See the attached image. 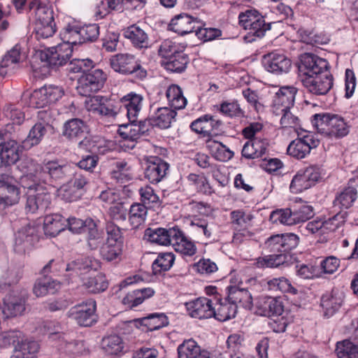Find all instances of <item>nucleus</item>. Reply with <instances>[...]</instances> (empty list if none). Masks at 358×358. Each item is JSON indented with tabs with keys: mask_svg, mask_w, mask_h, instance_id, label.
Returning <instances> with one entry per match:
<instances>
[{
	"mask_svg": "<svg viewBox=\"0 0 358 358\" xmlns=\"http://www.w3.org/2000/svg\"><path fill=\"white\" fill-rule=\"evenodd\" d=\"M299 71L303 87L312 94L325 95L334 85L328 62L315 55H301Z\"/></svg>",
	"mask_w": 358,
	"mask_h": 358,
	"instance_id": "1",
	"label": "nucleus"
},
{
	"mask_svg": "<svg viewBox=\"0 0 358 358\" xmlns=\"http://www.w3.org/2000/svg\"><path fill=\"white\" fill-rule=\"evenodd\" d=\"M312 123L320 133L326 136L342 138L349 133L347 122L338 115L317 113L313 116Z\"/></svg>",
	"mask_w": 358,
	"mask_h": 358,
	"instance_id": "2",
	"label": "nucleus"
},
{
	"mask_svg": "<svg viewBox=\"0 0 358 358\" xmlns=\"http://www.w3.org/2000/svg\"><path fill=\"white\" fill-rule=\"evenodd\" d=\"M111 68L116 72L123 75H133L135 78L143 80L148 73L134 55L119 53L110 59Z\"/></svg>",
	"mask_w": 358,
	"mask_h": 358,
	"instance_id": "3",
	"label": "nucleus"
},
{
	"mask_svg": "<svg viewBox=\"0 0 358 358\" xmlns=\"http://www.w3.org/2000/svg\"><path fill=\"white\" fill-rule=\"evenodd\" d=\"M106 80V75L102 70L90 69L78 78L76 90L81 96H90L100 90Z\"/></svg>",
	"mask_w": 358,
	"mask_h": 358,
	"instance_id": "4",
	"label": "nucleus"
},
{
	"mask_svg": "<svg viewBox=\"0 0 358 358\" xmlns=\"http://www.w3.org/2000/svg\"><path fill=\"white\" fill-rule=\"evenodd\" d=\"M321 174V167L316 165L299 170L292 180L289 186L291 192L297 194L310 188L320 180Z\"/></svg>",
	"mask_w": 358,
	"mask_h": 358,
	"instance_id": "5",
	"label": "nucleus"
},
{
	"mask_svg": "<svg viewBox=\"0 0 358 358\" xmlns=\"http://www.w3.org/2000/svg\"><path fill=\"white\" fill-rule=\"evenodd\" d=\"M71 55V50L69 47L64 48V45H58L46 51L39 52L36 57H39L43 68L57 67L66 64Z\"/></svg>",
	"mask_w": 358,
	"mask_h": 358,
	"instance_id": "6",
	"label": "nucleus"
},
{
	"mask_svg": "<svg viewBox=\"0 0 358 358\" xmlns=\"http://www.w3.org/2000/svg\"><path fill=\"white\" fill-rule=\"evenodd\" d=\"M299 242L297 235L287 233L271 236L266 241L265 245L270 252L287 255L289 251L296 248Z\"/></svg>",
	"mask_w": 358,
	"mask_h": 358,
	"instance_id": "7",
	"label": "nucleus"
},
{
	"mask_svg": "<svg viewBox=\"0 0 358 358\" xmlns=\"http://www.w3.org/2000/svg\"><path fill=\"white\" fill-rule=\"evenodd\" d=\"M64 95L63 90L55 85L44 86L35 90L30 99L31 104L35 108H44L57 101Z\"/></svg>",
	"mask_w": 358,
	"mask_h": 358,
	"instance_id": "8",
	"label": "nucleus"
},
{
	"mask_svg": "<svg viewBox=\"0 0 358 358\" xmlns=\"http://www.w3.org/2000/svg\"><path fill=\"white\" fill-rule=\"evenodd\" d=\"M320 141L314 135L308 132L302 137L292 141L287 147V152L290 156L298 159H303L310 154V150L319 145Z\"/></svg>",
	"mask_w": 358,
	"mask_h": 358,
	"instance_id": "9",
	"label": "nucleus"
},
{
	"mask_svg": "<svg viewBox=\"0 0 358 358\" xmlns=\"http://www.w3.org/2000/svg\"><path fill=\"white\" fill-rule=\"evenodd\" d=\"M33 186H28L29 192L27 194L25 210L30 213H35L37 210L44 211L51 203V195L39 185L32 192Z\"/></svg>",
	"mask_w": 358,
	"mask_h": 358,
	"instance_id": "10",
	"label": "nucleus"
},
{
	"mask_svg": "<svg viewBox=\"0 0 358 358\" xmlns=\"http://www.w3.org/2000/svg\"><path fill=\"white\" fill-rule=\"evenodd\" d=\"M38 241L36 228L26 224L15 234L14 250L19 254H24L29 250Z\"/></svg>",
	"mask_w": 358,
	"mask_h": 358,
	"instance_id": "11",
	"label": "nucleus"
},
{
	"mask_svg": "<svg viewBox=\"0 0 358 358\" xmlns=\"http://www.w3.org/2000/svg\"><path fill=\"white\" fill-rule=\"evenodd\" d=\"M169 169V164L166 162L158 157L150 156L146 159L145 177L150 182L157 184L166 176Z\"/></svg>",
	"mask_w": 358,
	"mask_h": 358,
	"instance_id": "12",
	"label": "nucleus"
},
{
	"mask_svg": "<svg viewBox=\"0 0 358 358\" xmlns=\"http://www.w3.org/2000/svg\"><path fill=\"white\" fill-rule=\"evenodd\" d=\"M262 63L266 70L275 74L288 72L292 65L290 59L278 52L264 55Z\"/></svg>",
	"mask_w": 358,
	"mask_h": 358,
	"instance_id": "13",
	"label": "nucleus"
},
{
	"mask_svg": "<svg viewBox=\"0 0 358 358\" xmlns=\"http://www.w3.org/2000/svg\"><path fill=\"white\" fill-rule=\"evenodd\" d=\"M71 168L66 164H59L58 161H48L42 164V173L45 181L48 176L52 181L59 182L71 174Z\"/></svg>",
	"mask_w": 358,
	"mask_h": 358,
	"instance_id": "14",
	"label": "nucleus"
},
{
	"mask_svg": "<svg viewBox=\"0 0 358 358\" xmlns=\"http://www.w3.org/2000/svg\"><path fill=\"white\" fill-rule=\"evenodd\" d=\"M143 96L140 94L130 93L124 96L120 101L121 112L125 113L129 121L136 122L142 109Z\"/></svg>",
	"mask_w": 358,
	"mask_h": 358,
	"instance_id": "15",
	"label": "nucleus"
},
{
	"mask_svg": "<svg viewBox=\"0 0 358 358\" xmlns=\"http://www.w3.org/2000/svg\"><path fill=\"white\" fill-rule=\"evenodd\" d=\"M55 262L54 259H51L42 269V273L45 275L50 271V267ZM59 285L56 281L50 278L44 276L43 278L38 279L33 287L34 294L36 296H43L48 293H54Z\"/></svg>",
	"mask_w": 358,
	"mask_h": 358,
	"instance_id": "16",
	"label": "nucleus"
},
{
	"mask_svg": "<svg viewBox=\"0 0 358 358\" xmlns=\"http://www.w3.org/2000/svg\"><path fill=\"white\" fill-rule=\"evenodd\" d=\"M199 22L193 19L187 14H180L175 16L169 24V30L183 36L192 32H195Z\"/></svg>",
	"mask_w": 358,
	"mask_h": 358,
	"instance_id": "17",
	"label": "nucleus"
},
{
	"mask_svg": "<svg viewBox=\"0 0 358 358\" xmlns=\"http://www.w3.org/2000/svg\"><path fill=\"white\" fill-rule=\"evenodd\" d=\"M17 168L23 173L22 177V182L27 179H31L34 182V185H36L38 182L43 179V176H41L42 165L37 164L31 158L25 157L22 159L17 165Z\"/></svg>",
	"mask_w": 358,
	"mask_h": 358,
	"instance_id": "18",
	"label": "nucleus"
},
{
	"mask_svg": "<svg viewBox=\"0 0 358 358\" xmlns=\"http://www.w3.org/2000/svg\"><path fill=\"white\" fill-rule=\"evenodd\" d=\"M177 234H179L178 227L148 229L145 230V236H148L150 241L162 245H172Z\"/></svg>",
	"mask_w": 358,
	"mask_h": 358,
	"instance_id": "19",
	"label": "nucleus"
},
{
	"mask_svg": "<svg viewBox=\"0 0 358 358\" xmlns=\"http://www.w3.org/2000/svg\"><path fill=\"white\" fill-rule=\"evenodd\" d=\"M297 89L293 86H284L275 93L273 99V110L291 109L294 103Z\"/></svg>",
	"mask_w": 358,
	"mask_h": 358,
	"instance_id": "20",
	"label": "nucleus"
},
{
	"mask_svg": "<svg viewBox=\"0 0 358 358\" xmlns=\"http://www.w3.org/2000/svg\"><path fill=\"white\" fill-rule=\"evenodd\" d=\"M227 290L228 295L225 300L236 305V308L243 307L245 310H250L252 308V296L247 289H239L236 286H229Z\"/></svg>",
	"mask_w": 358,
	"mask_h": 358,
	"instance_id": "21",
	"label": "nucleus"
},
{
	"mask_svg": "<svg viewBox=\"0 0 358 358\" xmlns=\"http://www.w3.org/2000/svg\"><path fill=\"white\" fill-rule=\"evenodd\" d=\"M20 189L4 182H0V211L7 206L17 203L20 199Z\"/></svg>",
	"mask_w": 358,
	"mask_h": 358,
	"instance_id": "22",
	"label": "nucleus"
},
{
	"mask_svg": "<svg viewBox=\"0 0 358 358\" xmlns=\"http://www.w3.org/2000/svg\"><path fill=\"white\" fill-rule=\"evenodd\" d=\"M0 159L5 166L15 164L20 159L19 148L16 141L11 140L4 142L0 134Z\"/></svg>",
	"mask_w": 358,
	"mask_h": 358,
	"instance_id": "23",
	"label": "nucleus"
},
{
	"mask_svg": "<svg viewBox=\"0 0 358 358\" xmlns=\"http://www.w3.org/2000/svg\"><path fill=\"white\" fill-rule=\"evenodd\" d=\"M101 266L100 262L93 257H86L79 258L68 264L66 271H73L76 274L83 275L92 271H97Z\"/></svg>",
	"mask_w": 358,
	"mask_h": 358,
	"instance_id": "24",
	"label": "nucleus"
},
{
	"mask_svg": "<svg viewBox=\"0 0 358 358\" xmlns=\"http://www.w3.org/2000/svg\"><path fill=\"white\" fill-rule=\"evenodd\" d=\"M20 58V48L16 45L2 59L0 64V76L5 77L13 73L18 68Z\"/></svg>",
	"mask_w": 358,
	"mask_h": 358,
	"instance_id": "25",
	"label": "nucleus"
},
{
	"mask_svg": "<svg viewBox=\"0 0 358 358\" xmlns=\"http://www.w3.org/2000/svg\"><path fill=\"white\" fill-rule=\"evenodd\" d=\"M268 145V141L265 138H253L245 143L242 155L247 159L261 157L266 153Z\"/></svg>",
	"mask_w": 358,
	"mask_h": 358,
	"instance_id": "26",
	"label": "nucleus"
},
{
	"mask_svg": "<svg viewBox=\"0 0 358 358\" xmlns=\"http://www.w3.org/2000/svg\"><path fill=\"white\" fill-rule=\"evenodd\" d=\"M177 350L178 358H210L209 352L201 350L193 339L184 341Z\"/></svg>",
	"mask_w": 358,
	"mask_h": 358,
	"instance_id": "27",
	"label": "nucleus"
},
{
	"mask_svg": "<svg viewBox=\"0 0 358 358\" xmlns=\"http://www.w3.org/2000/svg\"><path fill=\"white\" fill-rule=\"evenodd\" d=\"M86 133V124L80 119H71L64 124L62 135L69 140L78 141L84 137Z\"/></svg>",
	"mask_w": 358,
	"mask_h": 358,
	"instance_id": "28",
	"label": "nucleus"
},
{
	"mask_svg": "<svg viewBox=\"0 0 358 358\" xmlns=\"http://www.w3.org/2000/svg\"><path fill=\"white\" fill-rule=\"evenodd\" d=\"M355 181L350 180L348 186L345 187L339 194H337L334 205L339 208L348 209L352 206L357 198V187L352 185Z\"/></svg>",
	"mask_w": 358,
	"mask_h": 358,
	"instance_id": "29",
	"label": "nucleus"
},
{
	"mask_svg": "<svg viewBox=\"0 0 358 358\" xmlns=\"http://www.w3.org/2000/svg\"><path fill=\"white\" fill-rule=\"evenodd\" d=\"M51 128L48 124L36 122L30 129L28 136L22 142V146L25 149H30L41 143L48 131Z\"/></svg>",
	"mask_w": 358,
	"mask_h": 358,
	"instance_id": "30",
	"label": "nucleus"
},
{
	"mask_svg": "<svg viewBox=\"0 0 358 358\" xmlns=\"http://www.w3.org/2000/svg\"><path fill=\"white\" fill-rule=\"evenodd\" d=\"M48 338L51 342L57 343V347L60 349L65 348L69 351L78 353L84 345L83 341H73L69 336L59 332H50Z\"/></svg>",
	"mask_w": 358,
	"mask_h": 358,
	"instance_id": "31",
	"label": "nucleus"
},
{
	"mask_svg": "<svg viewBox=\"0 0 358 358\" xmlns=\"http://www.w3.org/2000/svg\"><path fill=\"white\" fill-rule=\"evenodd\" d=\"M87 243L90 250H96L103 244L104 233L97 228L96 222L92 218L87 219Z\"/></svg>",
	"mask_w": 358,
	"mask_h": 358,
	"instance_id": "32",
	"label": "nucleus"
},
{
	"mask_svg": "<svg viewBox=\"0 0 358 358\" xmlns=\"http://www.w3.org/2000/svg\"><path fill=\"white\" fill-rule=\"evenodd\" d=\"M39 344L34 341L22 340L15 347L11 358H36L39 352Z\"/></svg>",
	"mask_w": 358,
	"mask_h": 358,
	"instance_id": "33",
	"label": "nucleus"
},
{
	"mask_svg": "<svg viewBox=\"0 0 358 358\" xmlns=\"http://www.w3.org/2000/svg\"><path fill=\"white\" fill-rule=\"evenodd\" d=\"M124 36L132 45L139 49L148 47L149 41L147 34L140 27L132 25L124 31Z\"/></svg>",
	"mask_w": 358,
	"mask_h": 358,
	"instance_id": "34",
	"label": "nucleus"
},
{
	"mask_svg": "<svg viewBox=\"0 0 358 358\" xmlns=\"http://www.w3.org/2000/svg\"><path fill=\"white\" fill-rule=\"evenodd\" d=\"M177 113L168 107L159 108L155 112V114L151 116L152 120L154 122L153 124L161 129H167L170 127Z\"/></svg>",
	"mask_w": 358,
	"mask_h": 358,
	"instance_id": "35",
	"label": "nucleus"
},
{
	"mask_svg": "<svg viewBox=\"0 0 358 358\" xmlns=\"http://www.w3.org/2000/svg\"><path fill=\"white\" fill-rule=\"evenodd\" d=\"M206 147L212 156L218 161L226 162L234 156V152L226 145L211 138L206 141Z\"/></svg>",
	"mask_w": 358,
	"mask_h": 358,
	"instance_id": "36",
	"label": "nucleus"
},
{
	"mask_svg": "<svg viewBox=\"0 0 358 358\" xmlns=\"http://www.w3.org/2000/svg\"><path fill=\"white\" fill-rule=\"evenodd\" d=\"M133 176L131 167L128 165L127 162L124 160L117 161L113 164L110 177L116 182L125 183L132 180Z\"/></svg>",
	"mask_w": 358,
	"mask_h": 358,
	"instance_id": "37",
	"label": "nucleus"
},
{
	"mask_svg": "<svg viewBox=\"0 0 358 358\" xmlns=\"http://www.w3.org/2000/svg\"><path fill=\"white\" fill-rule=\"evenodd\" d=\"M155 292L151 288H143L128 293L122 299V303L129 308L136 307L143 302L145 299L151 297Z\"/></svg>",
	"mask_w": 358,
	"mask_h": 358,
	"instance_id": "38",
	"label": "nucleus"
},
{
	"mask_svg": "<svg viewBox=\"0 0 358 358\" xmlns=\"http://www.w3.org/2000/svg\"><path fill=\"white\" fill-rule=\"evenodd\" d=\"M101 348L108 355H117L123 351L124 343L119 335L111 334L102 338Z\"/></svg>",
	"mask_w": 358,
	"mask_h": 358,
	"instance_id": "39",
	"label": "nucleus"
},
{
	"mask_svg": "<svg viewBox=\"0 0 358 358\" xmlns=\"http://www.w3.org/2000/svg\"><path fill=\"white\" fill-rule=\"evenodd\" d=\"M189 62L187 55L183 52H178L164 62L163 65L169 71L173 73H182L187 67Z\"/></svg>",
	"mask_w": 358,
	"mask_h": 358,
	"instance_id": "40",
	"label": "nucleus"
},
{
	"mask_svg": "<svg viewBox=\"0 0 358 358\" xmlns=\"http://www.w3.org/2000/svg\"><path fill=\"white\" fill-rule=\"evenodd\" d=\"M186 309L189 313H206L210 311L211 313H216L213 306L212 301L206 297H199L185 303Z\"/></svg>",
	"mask_w": 358,
	"mask_h": 358,
	"instance_id": "41",
	"label": "nucleus"
},
{
	"mask_svg": "<svg viewBox=\"0 0 358 358\" xmlns=\"http://www.w3.org/2000/svg\"><path fill=\"white\" fill-rule=\"evenodd\" d=\"M30 10H34L35 24L55 22L53 10L50 7L43 4L36 5V2L29 4Z\"/></svg>",
	"mask_w": 358,
	"mask_h": 358,
	"instance_id": "42",
	"label": "nucleus"
},
{
	"mask_svg": "<svg viewBox=\"0 0 358 358\" xmlns=\"http://www.w3.org/2000/svg\"><path fill=\"white\" fill-rule=\"evenodd\" d=\"M62 217L59 214L48 215L43 221V229L45 234L51 236H57L64 230V224L62 222Z\"/></svg>",
	"mask_w": 358,
	"mask_h": 358,
	"instance_id": "43",
	"label": "nucleus"
},
{
	"mask_svg": "<svg viewBox=\"0 0 358 358\" xmlns=\"http://www.w3.org/2000/svg\"><path fill=\"white\" fill-rule=\"evenodd\" d=\"M166 95L170 106L175 110L183 109L187 104V99L183 96L182 90L176 85H172L167 89Z\"/></svg>",
	"mask_w": 358,
	"mask_h": 358,
	"instance_id": "44",
	"label": "nucleus"
},
{
	"mask_svg": "<svg viewBox=\"0 0 358 358\" xmlns=\"http://www.w3.org/2000/svg\"><path fill=\"white\" fill-rule=\"evenodd\" d=\"M172 245L177 252L183 255L192 256L196 252L194 244L187 239L180 229L179 234H177V236H175Z\"/></svg>",
	"mask_w": 358,
	"mask_h": 358,
	"instance_id": "45",
	"label": "nucleus"
},
{
	"mask_svg": "<svg viewBox=\"0 0 358 358\" xmlns=\"http://www.w3.org/2000/svg\"><path fill=\"white\" fill-rule=\"evenodd\" d=\"M83 281L85 288L92 293L103 292L108 286L106 276L102 273H99L94 277L83 278Z\"/></svg>",
	"mask_w": 358,
	"mask_h": 358,
	"instance_id": "46",
	"label": "nucleus"
},
{
	"mask_svg": "<svg viewBox=\"0 0 358 358\" xmlns=\"http://www.w3.org/2000/svg\"><path fill=\"white\" fill-rule=\"evenodd\" d=\"M174 260V255L171 252L159 253L152 264L153 273L157 275L162 271L169 270L173 266Z\"/></svg>",
	"mask_w": 358,
	"mask_h": 358,
	"instance_id": "47",
	"label": "nucleus"
},
{
	"mask_svg": "<svg viewBox=\"0 0 358 358\" xmlns=\"http://www.w3.org/2000/svg\"><path fill=\"white\" fill-rule=\"evenodd\" d=\"M147 215V208L142 203H134L131 206L129 213V220L134 228L143 224Z\"/></svg>",
	"mask_w": 358,
	"mask_h": 358,
	"instance_id": "48",
	"label": "nucleus"
},
{
	"mask_svg": "<svg viewBox=\"0 0 358 358\" xmlns=\"http://www.w3.org/2000/svg\"><path fill=\"white\" fill-rule=\"evenodd\" d=\"M287 255L285 253L266 255L259 257L256 260V265L258 268H274L278 267L287 262Z\"/></svg>",
	"mask_w": 358,
	"mask_h": 358,
	"instance_id": "49",
	"label": "nucleus"
},
{
	"mask_svg": "<svg viewBox=\"0 0 358 358\" xmlns=\"http://www.w3.org/2000/svg\"><path fill=\"white\" fill-rule=\"evenodd\" d=\"M122 250L123 245L119 242L113 243L106 241L105 244L101 245L100 254L103 259L111 262L120 258L122 253Z\"/></svg>",
	"mask_w": 358,
	"mask_h": 358,
	"instance_id": "50",
	"label": "nucleus"
},
{
	"mask_svg": "<svg viewBox=\"0 0 358 358\" xmlns=\"http://www.w3.org/2000/svg\"><path fill=\"white\" fill-rule=\"evenodd\" d=\"M252 217L251 214H247L242 210H233L230 213L231 223L236 230L248 228Z\"/></svg>",
	"mask_w": 358,
	"mask_h": 358,
	"instance_id": "51",
	"label": "nucleus"
},
{
	"mask_svg": "<svg viewBox=\"0 0 358 358\" xmlns=\"http://www.w3.org/2000/svg\"><path fill=\"white\" fill-rule=\"evenodd\" d=\"M273 113L276 115H281L280 124L282 128L296 129L299 126V119L291 111V109H276L273 110Z\"/></svg>",
	"mask_w": 358,
	"mask_h": 358,
	"instance_id": "52",
	"label": "nucleus"
},
{
	"mask_svg": "<svg viewBox=\"0 0 358 358\" xmlns=\"http://www.w3.org/2000/svg\"><path fill=\"white\" fill-rule=\"evenodd\" d=\"M294 223L303 222L313 217V208L311 206L301 203L291 207Z\"/></svg>",
	"mask_w": 358,
	"mask_h": 358,
	"instance_id": "53",
	"label": "nucleus"
},
{
	"mask_svg": "<svg viewBox=\"0 0 358 358\" xmlns=\"http://www.w3.org/2000/svg\"><path fill=\"white\" fill-rule=\"evenodd\" d=\"M336 352L338 358H358V346L348 340L337 343Z\"/></svg>",
	"mask_w": 358,
	"mask_h": 358,
	"instance_id": "54",
	"label": "nucleus"
},
{
	"mask_svg": "<svg viewBox=\"0 0 358 358\" xmlns=\"http://www.w3.org/2000/svg\"><path fill=\"white\" fill-rule=\"evenodd\" d=\"M141 324L150 331H155L168 325L169 320L166 315H148L142 318Z\"/></svg>",
	"mask_w": 358,
	"mask_h": 358,
	"instance_id": "55",
	"label": "nucleus"
},
{
	"mask_svg": "<svg viewBox=\"0 0 358 358\" xmlns=\"http://www.w3.org/2000/svg\"><path fill=\"white\" fill-rule=\"evenodd\" d=\"M80 34V27H67L61 33V38L65 45H76L82 44Z\"/></svg>",
	"mask_w": 358,
	"mask_h": 358,
	"instance_id": "56",
	"label": "nucleus"
},
{
	"mask_svg": "<svg viewBox=\"0 0 358 358\" xmlns=\"http://www.w3.org/2000/svg\"><path fill=\"white\" fill-rule=\"evenodd\" d=\"M292 208L284 209H278L271 213L270 219L273 222H279L280 224L286 225L295 224Z\"/></svg>",
	"mask_w": 358,
	"mask_h": 358,
	"instance_id": "57",
	"label": "nucleus"
},
{
	"mask_svg": "<svg viewBox=\"0 0 358 358\" xmlns=\"http://www.w3.org/2000/svg\"><path fill=\"white\" fill-rule=\"evenodd\" d=\"M107 99V97L99 95L91 96L85 101V107L88 111L101 116Z\"/></svg>",
	"mask_w": 358,
	"mask_h": 358,
	"instance_id": "58",
	"label": "nucleus"
},
{
	"mask_svg": "<svg viewBox=\"0 0 358 358\" xmlns=\"http://www.w3.org/2000/svg\"><path fill=\"white\" fill-rule=\"evenodd\" d=\"M136 127V122L129 121V123L120 125L118 134L124 139L135 141L141 137L139 129Z\"/></svg>",
	"mask_w": 358,
	"mask_h": 358,
	"instance_id": "59",
	"label": "nucleus"
},
{
	"mask_svg": "<svg viewBox=\"0 0 358 358\" xmlns=\"http://www.w3.org/2000/svg\"><path fill=\"white\" fill-rule=\"evenodd\" d=\"M81 43L95 41L99 36V27L96 24H90L80 27Z\"/></svg>",
	"mask_w": 358,
	"mask_h": 358,
	"instance_id": "60",
	"label": "nucleus"
},
{
	"mask_svg": "<svg viewBox=\"0 0 358 358\" xmlns=\"http://www.w3.org/2000/svg\"><path fill=\"white\" fill-rule=\"evenodd\" d=\"M55 31V22L35 24L34 34L36 38L38 40L51 37L53 36Z\"/></svg>",
	"mask_w": 358,
	"mask_h": 358,
	"instance_id": "61",
	"label": "nucleus"
},
{
	"mask_svg": "<svg viewBox=\"0 0 358 358\" xmlns=\"http://www.w3.org/2000/svg\"><path fill=\"white\" fill-rule=\"evenodd\" d=\"M181 52L178 45L169 39L162 41L158 49L159 55L166 59Z\"/></svg>",
	"mask_w": 358,
	"mask_h": 358,
	"instance_id": "62",
	"label": "nucleus"
},
{
	"mask_svg": "<svg viewBox=\"0 0 358 358\" xmlns=\"http://www.w3.org/2000/svg\"><path fill=\"white\" fill-rule=\"evenodd\" d=\"M93 66V62L91 59H74L67 64L66 70L71 73H85Z\"/></svg>",
	"mask_w": 358,
	"mask_h": 358,
	"instance_id": "63",
	"label": "nucleus"
},
{
	"mask_svg": "<svg viewBox=\"0 0 358 358\" xmlns=\"http://www.w3.org/2000/svg\"><path fill=\"white\" fill-rule=\"evenodd\" d=\"M346 216V212H339L332 217L323 221L324 233H325L326 231H334L336 230L345 222Z\"/></svg>",
	"mask_w": 358,
	"mask_h": 358,
	"instance_id": "64",
	"label": "nucleus"
}]
</instances>
